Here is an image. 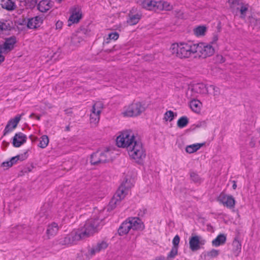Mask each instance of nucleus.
<instances>
[{
    "label": "nucleus",
    "mask_w": 260,
    "mask_h": 260,
    "mask_svg": "<svg viewBox=\"0 0 260 260\" xmlns=\"http://www.w3.org/2000/svg\"><path fill=\"white\" fill-rule=\"evenodd\" d=\"M177 116V113L171 110L167 111L164 114V119L166 121H172Z\"/></svg>",
    "instance_id": "obj_37"
},
{
    "label": "nucleus",
    "mask_w": 260,
    "mask_h": 260,
    "mask_svg": "<svg viewBox=\"0 0 260 260\" xmlns=\"http://www.w3.org/2000/svg\"><path fill=\"white\" fill-rule=\"evenodd\" d=\"M158 2L154 1L145 0L141 3L143 8L148 10L157 11V5Z\"/></svg>",
    "instance_id": "obj_25"
},
{
    "label": "nucleus",
    "mask_w": 260,
    "mask_h": 260,
    "mask_svg": "<svg viewBox=\"0 0 260 260\" xmlns=\"http://www.w3.org/2000/svg\"><path fill=\"white\" fill-rule=\"evenodd\" d=\"M131 225V229L134 231L142 230L144 225L142 220L137 217H131L128 218Z\"/></svg>",
    "instance_id": "obj_18"
},
{
    "label": "nucleus",
    "mask_w": 260,
    "mask_h": 260,
    "mask_svg": "<svg viewBox=\"0 0 260 260\" xmlns=\"http://www.w3.org/2000/svg\"><path fill=\"white\" fill-rule=\"evenodd\" d=\"M209 90H213L212 95L214 96H217L220 94L219 88L213 85H210Z\"/></svg>",
    "instance_id": "obj_44"
},
{
    "label": "nucleus",
    "mask_w": 260,
    "mask_h": 260,
    "mask_svg": "<svg viewBox=\"0 0 260 260\" xmlns=\"http://www.w3.org/2000/svg\"><path fill=\"white\" fill-rule=\"evenodd\" d=\"M2 7L9 11H12L16 9L17 6L15 3L12 0H1Z\"/></svg>",
    "instance_id": "obj_24"
},
{
    "label": "nucleus",
    "mask_w": 260,
    "mask_h": 260,
    "mask_svg": "<svg viewBox=\"0 0 260 260\" xmlns=\"http://www.w3.org/2000/svg\"><path fill=\"white\" fill-rule=\"evenodd\" d=\"M82 16L81 10L79 7H75L73 9L71 15L68 20V25L70 26L73 23H78Z\"/></svg>",
    "instance_id": "obj_16"
},
{
    "label": "nucleus",
    "mask_w": 260,
    "mask_h": 260,
    "mask_svg": "<svg viewBox=\"0 0 260 260\" xmlns=\"http://www.w3.org/2000/svg\"><path fill=\"white\" fill-rule=\"evenodd\" d=\"M218 40V35H214L212 39V40L210 42V44H211L212 45H214V44H215L217 41Z\"/></svg>",
    "instance_id": "obj_49"
},
{
    "label": "nucleus",
    "mask_w": 260,
    "mask_h": 260,
    "mask_svg": "<svg viewBox=\"0 0 260 260\" xmlns=\"http://www.w3.org/2000/svg\"><path fill=\"white\" fill-rule=\"evenodd\" d=\"M170 50L174 56L180 59H186L194 54L195 46L192 43H174L171 45Z\"/></svg>",
    "instance_id": "obj_2"
},
{
    "label": "nucleus",
    "mask_w": 260,
    "mask_h": 260,
    "mask_svg": "<svg viewBox=\"0 0 260 260\" xmlns=\"http://www.w3.org/2000/svg\"><path fill=\"white\" fill-rule=\"evenodd\" d=\"M16 43L15 37H10L6 39L5 42L0 44V53L6 54L11 51L14 47ZM5 60V57L0 54V64Z\"/></svg>",
    "instance_id": "obj_12"
},
{
    "label": "nucleus",
    "mask_w": 260,
    "mask_h": 260,
    "mask_svg": "<svg viewBox=\"0 0 260 260\" xmlns=\"http://www.w3.org/2000/svg\"><path fill=\"white\" fill-rule=\"evenodd\" d=\"M219 254V250L212 249L206 252L205 255L207 257L212 258L217 257Z\"/></svg>",
    "instance_id": "obj_39"
},
{
    "label": "nucleus",
    "mask_w": 260,
    "mask_h": 260,
    "mask_svg": "<svg viewBox=\"0 0 260 260\" xmlns=\"http://www.w3.org/2000/svg\"><path fill=\"white\" fill-rule=\"evenodd\" d=\"M228 4L233 13L237 14L238 12L240 11L241 17L245 18L249 9L248 4L241 2L239 0H229Z\"/></svg>",
    "instance_id": "obj_10"
},
{
    "label": "nucleus",
    "mask_w": 260,
    "mask_h": 260,
    "mask_svg": "<svg viewBox=\"0 0 260 260\" xmlns=\"http://www.w3.org/2000/svg\"><path fill=\"white\" fill-rule=\"evenodd\" d=\"M83 41L82 38L78 35H73L71 37V45L74 48H75L79 45L80 43ZM74 48H73L74 49Z\"/></svg>",
    "instance_id": "obj_34"
},
{
    "label": "nucleus",
    "mask_w": 260,
    "mask_h": 260,
    "mask_svg": "<svg viewBox=\"0 0 260 260\" xmlns=\"http://www.w3.org/2000/svg\"><path fill=\"white\" fill-rule=\"evenodd\" d=\"M207 127V122L206 121H202L198 122L196 124H194V127H193V129L194 128H201V129H205Z\"/></svg>",
    "instance_id": "obj_43"
},
{
    "label": "nucleus",
    "mask_w": 260,
    "mask_h": 260,
    "mask_svg": "<svg viewBox=\"0 0 260 260\" xmlns=\"http://www.w3.org/2000/svg\"><path fill=\"white\" fill-rule=\"evenodd\" d=\"M108 247V244L105 241H101L92 247L88 248L87 251L84 252L86 258H90L96 253L104 250Z\"/></svg>",
    "instance_id": "obj_14"
},
{
    "label": "nucleus",
    "mask_w": 260,
    "mask_h": 260,
    "mask_svg": "<svg viewBox=\"0 0 260 260\" xmlns=\"http://www.w3.org/2000/svg\"><path fill=\"white\" fill-rule=\"evenodd\" d=\"M136 142L134 134L129 131H123L117 137L116 143L118 147L126 148L127 150Z\"/></svg>",
    "instance_id": "obj_5"
},
{
    "label": "nucleus",
    "mask_w": 260,
    "mask_h": 260,
    "mask_svg": "<svg viewBox=\"0 0 260 260\" xmlns=\"http://www.w3.org/2000/svg\"><path fill=\"white\" fill-rule=\"evenodd\" d=\"M205 145V143H196L191 145H187L185 148V151L188 153H192L198 150Z\"/></svg>",
    "instance_id": "obj_29"
},
{
    "label": "nucleus",
    "mask_w": 260,
    "mask_h": 260,
    "mask_svg": "<svg viewBox=\"0 0 260 260\" xmlns=\"http://www.w3.org/2000/svg\"><path fill=\"white\" fill-rule=\"evenodd\" d=\"M55 1L58 3H60L62 0H55Z\"/></svg>",
    "instance_id": "obj_54"
},
{
    "label": "nucleus",
    "mask_w": 260,
    "mask_h": 260,
    "mask_svg": "<svg viewBox=\"0 0 260 260\" xmlns=\"http://www.w3.org/2000/svg\"><path fill=\"white\" fill-rule=\"evenodd\" d=\"M10 25L7 21H0V34L4 30H7L10 28Z\"/></svg>",
    "instance_id": "obj_42"
},
{
    "label": "nucleus",
    "mask_w": 260,
    "mask_h": 260,
    "mask_svg": "<svg viewBox=\"0 0 260 260\" xmlns=\"http://www.w3.org/2000/svg\"><path fill=\"white\" fill-rule=\"evenodd\" d=\"M119 38V34L117 32H113L111 33H110L108 35V38L107 39V40H117Z\"/></svg>",
    "instance_id": "obj_46"
},
{
    "label": "nucleus",
    "mask_w": 260,
    "mask_h": 260,
    "mask_svg": "<svg viewBox=\"0 0 260 260\" xmlns=\"http://www.w3.org/2000/svg\"><path fill=\"white\" fill-rule=\"evenodd\" d=\"M134 181L133 179L126 178L123 181L121 186H124V188L128 189L129 192V189L134 186Z\"/></svg>",
    "instance_id": "obj_36"
},
{
    "label": "nucleus",
    "mask_w": 260,
    "mask_h": 260,
    "mask_svg": "<svg viewBox=\"0 0 260 260\" xmlns=\"http://www.w3.org/2000/svg\"><path fill=\"white\" fill-rule=\"evenodd\" d=\"M23 115H24L23 113L18 114L14 118L10 119L8 122L5 130H12L16 128Z\"/></svg>",
    "instance_id": "obj_19"
},
{
    "label": "nucleus",
    "mask_w": 260,
    "mask_h": 260,
    "mask_svg": "<svg viewBox=\"0 0 260 260\" xmlns=\"http://www.w3.org/2000/svg\"><path fill=\"white\" fill-rule=\"evenodd\" d=\"M48 143V137L46 135H43L39 139V143L38 144V146L42 148H44L47 146Z\"/></svg>",
    "instance_id": "obj_38"
},
{
    "label": "nucleus",
    "mask_w": 260,
    "mask_h": 260,
    "mask_svg": "<svg viewBox=\"0 0 260 260\" xmlns=\"http://www.w3.org/2000/svg\"><path fill=\"white\" fill-rule=\"evenodd\" d=\"M101 213L95 210L92 216L87 220L83 228L73 230L63 238L60 239L59 243L66 246L76 244L79 241L97 232L103 225Z\"/></svg>",
    "instance_id": "obj_1"
},
{
    "label": "nucleus",
    "mask_w": 260,
    "mask_h": 260,
    "mask_svg": "<svg viewBox=\"0 0 260 260\" xmlns=\"http://www.w3.org/2000/svg\"><path fill=\"white\" fill-rule=\"evenodd\" d=\"M131 224L129 223L128 219L124 221L120 226L119 227L118 232L121 236L124 235L128 233V232L131 230Z\"/></svg>",
    "instance_id": "obj_26"
},
{
    "label": "nucleus",
    "mask_w": 260,
    "mask_h": 260,
    "mask_svg": "<svg viewBox=\"0 0 260 260\" xmlns=\"http://www.w3.org/2000/svg\"><path fill=\"white\" fill-rule=\"evenodd\" d=\"M29 117L30 118H36L37 120L40 119V116L35 114V113H32L29 115Z\"/></svg>",
    "instance_id": "obj_50"
},
{
    "label": "nucleus",
    "mask_w": 260,
    "mask_h": 260,
    "mask_svg": "<svg viewBox=\"0 0 260 260\" xmlns=\"http://www.w3.org/2000/svg\"><path fill=\"white\" fill-rule=\"evenodd\" d=\"M43 17L37 16L28 19L27 22V26L29 29H35L40 27L43 23Z\"/></svg>",
    "instance_id": "obj_17"
},
{
    "label": "nucleus",
    "mask_w": 260,
    "mask_h": 260,
    "mask_svg": "<svg viewBox=\"0 0 260 260\" xmlns=\"http://www.w3.org/2000/svg\"><path fill=\"white\" fill-rule=\"evenodd\" d=\"M53 3L48 0H42L38 5V10L42 12H46L53 6Z\"/></svg>",
    "instance_id": "obj_22"
},
{
    "label": "nucleus",
    "mask_w": 260,
    "mask_h": 260,
    "mask_svg": "<svg viewBox=\"0 0 260 260\" xmlns=\"http://www.w3.org/2000/svg\"><path fill=\"white\" fill-rule=\"evenodd\" d=\"M189 123V119L186 116L181 117L177 121V125L179 128L185 127Z\"/></svg>",
    "instance_id": "obj_35"
},
{
    "label": "nucleus",
    "mask_w": 260,
    "mask_h": 260,
    "mask_svg": "<svg viewBox=\"0 0 260 260\" xmlns=\"http://www.w3.org/2000/svg\"><path fill=\"white\" fill-rule=\"evenodd\" d=\"M59 226L56 222H52L49 224L46 230V235L48 238L54 236L57 233L59 230Z\"/></svg>",
    "instance_id": "obj_23"
},
{
    "label": "nucleus",
    "mask_w": 260,
    "mask_h": 260,
    "mask_svg": "<svg viewBox=\"0 0 260 260\" xmlns=\"http://www.w3.org/2000/svg\"><path fill=\"white\" fill-rule=\"evenodd\" d=\"M190 178L193 181L196 183L200 182L201 180L199 176L194 172L190 173Z\"/></svg>",
    "instance_id": "obj_45"
},
{
    "label": "nucleus",
    "mask_w": 260,
    "mask_h": 260,
    "mask_svg": "<svg viewBox=\"0 0 260 260\" xmlns=\"http://www.w3.org/2000/svg\"><path fill=\"white\" fill-rule=\"evenodd\" d=\"M145 110V107L141 103L134 102L125 106L122 110L121 115L124 117H137L141 114Z\"/></svg>",
    "instance_id": "obj_4"
},
{
    "label": "nucleus",
    "mask_w": 260,
    "mask_h": 260,
    "mask_svg": "<svg viewBox=\"0 0 260 260\" xmlns=\"http://www.w3.org/2000/svg\"><path fill=\"white\" fill-rule=\"evenodd\" d=\"M236 188H237V184H236V182L234 181V184L233 185V188L234 189H235Z\"/></svg>",
    "instance_id": "obj_53"
},
{
    "label": "nucleus",
    "mask_w": 260,
    "mask_h": 260,
    "mask_svg": "<svg viewBox=\"0 0 260 260\" xmlns=\"http://www.w3.org/2000/svg\"><path fill=\"white\" fill-rule=\"evenodd\" d=\"M129 157L139 164L143 163L146 156V151L142 144L140 142H136L128 150Z\"/></svg>",
    "instance_id": "obj_3"
},
{
    "label": "nucleus",
    "mask_w": 260,
    "mask_h": 260,
    "mask_svg": "<svg viewBox=\"0 0 260 260\" xmlns=\"http://www.w3.org/2000/svg\"><path fill=\"white\" fill-rule=\"evenodd\" d=\"M26 158V154H22L18 155L11 158V161L13 163V165L16 164L18 161H22Z\"/></svg>",
    "instance_id": "obj_40"
},
{
    "label": "nucleus",
    "mask_w": 260,
    "mask_h": 260,
    "mask_svg": "<svg viewBox=\"0 0 260 260\" xmlns=\"http://www.w3.org/2000/svg\"><path fill=\"white\" fill-rule=\"evenodd\" d=\"M194 34L198 37H203L205 35L207 31V27L204 25H200L193 29Z\"/></svg>",
    "instance_id": "obj_30"
},
{
    "label": "nucleus",
    "mask_w": 260,
    "mask_h": 260,
    "mask_svg": "<svg viewBox=\"0 0 260 260\" xmlns=\"http://www.w3.org/2000/svg\"><path fill=\"white\" fill-rule=\"evenodd\" d=\"M206 88L207 89V90H206V94H212L213 90H209L210 85H206Z\"/></svg>",
    "instance_id": "obj_52"
},
{
    "label": "nucleus",
    "mask_w": 260,
    "mask_h": 260,
    "mask_svg": "<svg viewBox=\"0 0 260 260\" xmlns=\"http://www.w3.org/2000/svg\"><path fill=\"white\" fill-rule=\"evenodd\" d=\"M189 105L191 110L196 113L201 112L202 108V103L196 98H191Z\"/></svg>",
    "instance_id": "obj_20"
},
{
    "label": "nucleus",
    "mask_w": 260,
    "mask_h": 260,
    "mask_svg": "<svg viewBox=\"0 0 260 260\" xmlns=\"http://www.w3.org/2000/svg\"><path fill=\"white\" fill-rule=\"evenodd\" d=\"M141 14L137 13L133 14L132 12L129 14V18L127 20V22L131 25H135L138 23L141 18Z\"/></svg>",
    "instance_id": "obj_28"
},
{
    "label": "nucleus",
    "mask_w": 260,
    "mask_h": 260,
    "mask_svg": "<svg viewBox=\"0 0 260 260\" xmlns=\"http://www.w3.org/2000/svg\"><path fill=\"white\" fill-rule=\"evenodd\" d=\"M233 245L234 246L233 253L236 256H237L241 251V244L238 238H235Z\"/></svg>",
    "instance_id": "obj_33"
},
{
    "label": "nucleus",
    "mask_w": 260,
    "mask_h": 260,
    "mask_svg": "<svg viewBox=\"0 0 260 260\" xmlns=\"http://www.w3.org/2000/svg\"><path fill=\"white\" fill-rule=\"evenodd\" d=\"M103 109V104L101 102H96L93 105L90 115V123L92 126H95L99 122Z\"/></svg>",
    "instance_id": "obj_11"
},
{
    "label": "nucleus",
    "mask_w": 260,
    "mask_h": 260,
    "mask_svg": "<svg viewBox=\"0 0 260 260\" xmlns=\"http://www.w3.org/2000/svg\"><path fill=\"white\" fill-rule=\"evenodd\" d=\"M217 201L220 204L228 208L233 209L235 207L236 201L235 199L231 195L221 192L218 197Z\"/></svg>",
    "instance_id": "obj_15"
},
{
    "label": "nucleus",
    "mask_w": 260,
    "mask_h": 260,
    "mask_svg": "<svg viewBox=\"0 0 260 260\" xmlns=\"http://www.w3.org/2000/svg\"><path fill=\"white\" fill-rule=\"evenodd\" d=\"M114 157V153L111 149H107L103 152H96L91 156V163L96 165L100 162H105L113 159Z\"/></svg>",
    "instance_id": "obj_6"
},
{
    "label": "nucleus",
    "mask_w": 260,
    "mask_h": 260,
    "mask_svg": "<svg viewBox=\"0 0 260 260\" xmlns=\"http://www.w3.org/2000/svg\"><path fill=\"white\" fill-rule=\"evenodd\" d=\"M194 54L196 53L199 57L206 58L213 55L215 50L212 45L210 44L201 42L194 44Z\"/></svg>",
    "instance_id": "obj_7"
},
{
    "label": "nucleus",
    "mask_w": 260,
    "mask_h": 260,
    "mask_svg": "<svg viewBox=\"0 0 260 260\" xmlns=\"http://www.w3.org/2000/svg\"><path fill=\"white\" fill-rule=\"evenodd\" d=\"M26 140V136L22 133L16 134L14 138L13 143L15 147H18L24 143Z\"/></svg>",
    "instance_id": "obj_21"
},
{
    "label": "nucleus",
    "mask_w": 260,
    "mask_h": 260,
    "mask_svg": "<svg viewBox=\"0 0 260 260\" xmlns=\"http://www.w3.org/2000/svg\"><path fill=\"white\" fill-rule=\"evenodd\" d=\"M76 210H77V209H75V207L74 206H71L68 209H66L64 212H60V213H62V215L63 216V219L64 220H66L67 217H68V218H72L74 214V211Z\"/></svg>",
    "instance_id": "obj_31"
},
{
    "label": "nucleus",
    "mask_w": 260,
    "mask_h": 260,
    "mask_svg": "<svg viewBox=\"0 0 260 260\" xmlns=\"http://www.w3.org/2000/svg\"><path fill=\"white\" fill-rule=\"evenodd\" d=\"M206 85L198 83L190 85L186 91V94L188 99L196 98L199 94H206Z\"/></svg>",
    "instance_id": "obj_8"
},
{
    "label": "nucleus",
    "mask_w": 260,
    "mask_h": 260,
    "mask_svg": "<svg viewBox=\"0 0 260 260\" xmlns=\"http://www.w3.org/2000/svg\"><path fill=\"white\" fill-rule=\"evenodd\" d=\"M13 166V163L11 162V160L3 162L2 164V167L5 169H8Z\"/></svg>",
    "instance_id": "obj_48"
},
{
    "label": "nucleus",
    "mask_w": 260,
    "mask_h": 260,
    "mask_svg": "<svg viewBox=\"0 0 260 260\" xmlns=\"http://www.w3.org/2000/svg\"><path fill=\"white\" fill-rule=\"evenodd\" d=\"M180 242V237L178 235H176L173 240V247H175L178 248V245Z\"/></svg>",
    "instance_id": "obj_47"
},
{
    "label": "nucleus",
    "mask_w": 260,
    "mask_h": 260,
    "mask_svg": "<svg viewBox=\"0 0 260 260\" xmlns=\"http://www.w3.org/2000/svg\"><path fill=\"white\" fill-rule=\"evenodd\" d=\"M178 248L175 247H172L171 251L167 255L168 259L174 258L178 254Z\"/></svg>",
    "instance_id": "obj_41"
},
{
    "label": "nucleus",
    "mask_w": 260,
    "mask_h": 260,
    "mask_svg": "<svg viewBox=\"0 0 260 260\" xmlns=\"http://www.w3.org/2000/svg\"><path fill=\"white\" fill-rule=\"evenodd\" d=\"M206 242V240L199 235H192L189 239V248L192 251L199 250Z\"/></svg>",
    "instance_id": "obj_13"
},
{
    "label": "nucleus",
    "mask_w": 260,
    "mask_h": 260,
    "mask_svg": "<svg viewBox=\"0 0 260 260\" xmlns=\"http://www.w3.org/2000/svg\"><path fill=\"white\" fill-rule=\"evenodd\" d=\"M172 8V6L167 2L158 1L157 3V11H169L171 10Z\"/></svg>",
    "instance_id": "obj_32"
},
{
    "label": "nucleus",
    "mask_w": 260,
    "mask_h": 260,
    "mask_svg": "<svg viewBox=\"0 0 260 260\" xmlns=\"http://www.w3.org/2000/svg\"><path fill=\"white\" fill-rule=\"evenodd\" d=\"M226 240V237L223 234L218 235L216 238L212 241V245L215 247H218L224 244Z\"/></svg>",
    "instance_id": "obj_27"
},
{
    "label": "nucleus",
    "mask_w": 260,
    "mask_h": 260,
    "mask_svg": "<svg viewBox=\"0 0 260 260\" xmlns=\"http://www.w3.org/2000/svg\"><path fill=\"white\" fill-rule=\"evenodd\" d=\"M128 193L129 191L127 189L120 185L110 200L108 205V210H112L115 208Z\"/></svg>",
    "instance_id": "obj_9"
},
{
    "label": "nucleus",
    "mask_w": 260,
    "mask_h": 260,
    "mask_svg": "<svg viewBox=\"0 0 260 260\" xmlns=\"http://www.w3.org/2000/svg\"><path fill=\"white\" fill-rule=\"evenodd\" d=\"M55 26H56V29H60V28H61V27L62 26V22L61 21H58L56 23Z\"/></svg>",
    "instance_id": "obj_51"
}]
</instances>
